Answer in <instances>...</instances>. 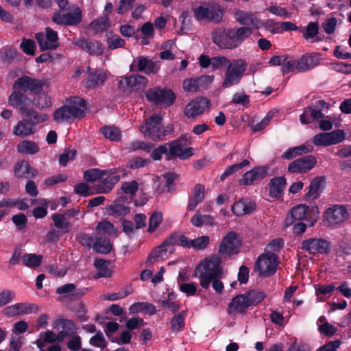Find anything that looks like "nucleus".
<instances>
[{"label":"nucleus","instance_id":"ea45409f","mask_svg":"<svg viewBox=\"0 0 351 351\" xmlns=\"http://www.w3.org/2000/svg\"><path fill=\"white\" fill-rule=\"evenodd\" d=\"M110 21L108 16H101L93 20L90 24L89 27L93 29L95 34L102 33L107 30L110 26Z\"/></svg>","mask_w":351,"mask_h":351},{"label":"nucleus","instance_id":"6ab92c4d","mask_svg":"<svg viewBox=\"0 0 351 351\" xmlns=\"http://www.w3.org/2000/svg\"><path fill=\"white\" fill-rule=\"evenodd\" d=\"M324 220L329 225H336L343 222L349 217L347 209L342 205H335L327 208L324 213Z\"/></svg>","mask_w":351,"mask_h":351},{"label":"nucleus","instance_id":"8fccbe9b","mask_svg":"<svg viewBox=\"0 0 351 351\" xmlns=\"http://www.w3.org/2000/svg\"><path fill=\"white\" fill-rule=\"evenodd\" d=\"M210 243V238L208 236L203 235L195 239H189V247H193L196 250H203L207 247Z\"/></svg>","mask_w":351,"mask_h":351},{"label":"nucleus","instance_id":"aec40b11","mask_svg":"<svg viewBox=\"0 0 351 351\" xmlns=\"http://www.w3.org/2000/svg\"><path fill=\"white\" fill-rule=\"evenodd\" d=\"M176 232H173L169 237L166 238L163 242L157 247L154 248L149 253L147 261L152 262L153 259H156L162 256L164 254L169 252L173 254L175 252L174 245L176 239Z\"/></svg>","mask_w":351,"mask_h":351},{"label":"nucleus","instance_id":"e433bc0d","mask_svg":"<svg viewBox=\"0 0 351 351\" xmlns=\"http://www.w3.org/2000/svg\"><path fill=\"white\" fill-rule=\"evenodd\" d=\"M187 315L186 311H182L175 314L171 320V330L173 334L182 332L185 328V319Z\"/></svg>","mask_w":351,"mask_h":351},{"label":"nucleus","instance_id":"f8f14e48","mask_svg":"<svg viewBox=\"0 0 351 351\" xmlns=\"http://www.w3.org/2000/svg\"><path fill=\"white\" fill-rule=\"evenodd\" d=\"M162 118L160 114L152 115L149 118L146 119L145 123L141 126V132L152 141H162Z\"/></svg>","mask_w":351,"mask_h":351},{"label":"nucleus","instance_id":"f3484780","mask_svg":"<svg viewBox=\"0 0 351 351\" xmlns=\"http://www.w3.org/2000/svg\"><path fill=\"white\" fill-rule=\"evenodd\" d=\"M317 162L315 156L306 155L291 162L288 165L287 170L291 173H305L313 169Z\"/></svg>","mask_w":351,"mask_h":351},{"label":"nucleus","instance_id":"c03bdc74","mask_svg":"<svg viewBox=\"0 0 351 351\" xmlns=\"http://www.w3.org/2000/svg\"><path fill=\"white\" fill-rule=\"evenodd\" d=\"M106 79V74L101 71H97L95 73H90L88 76L86 82V86L88 88H90L96 86L101 85L104 82Z\"/></svg>","mask_w":351,"mask_h":351},{"label":"nucleus","instance_id":"f257e3e1","mask_svg":"<svg viewBox=\"0 0 351 351\" xmlns=\"http://www.w3.org/2000/svg\"><path fill=\"white\" fill-rule=\"evenodd\" d=\"M223 276L220 260L216 257L205 258L196 266L193 276L198 278L200 286L208 289L212 283L213 289L217 293H221L224 286L220 280Z\"/></svg>","mask_w":351,"mask_h":351},{"label":"nucleus","instance_id":"680f3d73","mask_svg":"<svg viewBox=\"0 0 351 351\" xmlns=\"http://www.w3.org/2000/svg\"><path fill=\"white\" fill-rule=\"evenodd\" d=\"M89 343L91 346L104 349L107 346L108 342L103 333L100 330H98L96 332V334L90 339Z\"/></svg>","mask_w":351,"mask_h":351},{"label":"nucleus","instance_id":"b1692460","mask_svg":"<svg viewBox=\"0 0 351 351\" xmlns=\"http://www.w3.org/2000/svg\"><path fill=\"white\" fill-rule=\"evenodd\" d=\"M53 327L56 330H62L59 332L60 340H64L70 335H75L77 332V328L75 322L69 319L60 318L53 321Z\"/></svg>","mask_w":351,"mask_h":351},{"label":"nucleus","instance_id":"f03ea898","mask_svg":"<svg viewBox=\"0 0 351 351\" xmlns=\"http://www.w3.org/2000/svg\"><path fill=\"white\" fill-rule=\"evenodd\" d=\"M250 36L251 32L247 27H217L212 32V40L220 49H234Z\"/></svg>","mask_w":351,"mask_h":351},{"label":"nucleus","instance_id":"412c9836","mask_svg":"<svg viewBox=\"0 0 351 351\" xmlns=\"http://www.w3.org/2000/svg\"><path fill=\"white\" fill-rule=\"evenodd\" d=\"M269 167L267 166H258L245 172L240 180V184L245 186L252 185L254 182L261 180L268 174Z\"/></svg>","mask_w":351,"mask_h":351},{"label":"nucleus","instance_id":"c85d7f7f","mask_svg":"<svg viewBox=\"0 0 351 351\" xmlns=\"http://www.w3.org/2000/svg\"><path fill=\"white\" fill-rule=\"evenodd\" d=\"M326 182L324 176H317L310 182L308 191L305 195L306 199L314 200L317 199L322 193Z\"/></svg>","mask_w":351,"mask_h":351},{"label":"nucleus","instance_id":"9d476101","mask_svg":"<svg viewBox=\"0 0 351 351\" xmlns=\"http://www.w3.org/2000/svg\"><path fill=\"white\" fill-rule=\"evenodd\" d=\"M330 106V104L326 101L318 100L312 105L305 107L303 110V113L300 116L301 123L307 125L313 121L322 119L324 117L322 110L328 109Z\"/></svg>","mask_w":351,"mask_h":351},{"label":"nucleus","instance_id":"6e6d98bb","mask_svg":"<svg viewBox=\"0 0 351 351\" xmlns=\"http://www.w3.org/2000/svg\"><path fill=\"white\" fill-rule=\"evenodd\" d=\"M103 135L112 141H118L121 138V131L114 126H104L101 129Z\"/></svg>","mask_w":351,"mask_h":351},{"label":"nucleus","instance_id":"a19ab883","mask_svg":"<svg viewBox=\"0 0 351 351\" xmlns=\"http://www.w3.org/2000/svg\"><path fill=\"white\" fill-rule=\"evenodd\" d=\"M112 245L110 240L102 237H96V241L93 243V249L95 252L107 254L112 250Z\"/></svg>","mask_w":351,"mask_h":351},{"label":"nucleus","instance_id":"bf43d9fd","mask_svg":"<svg viewBox=\"0 0 351 351\" xmlns=\"http://www.w3.org/2000/svg\"><path fill=\"white\" fill-rule=\"evenodd\" d=\"M20 47L27 55L34 56L35 54L36 43L32 39L23 38L20 44Z\"/></svg>","mask_w":351,"mask_h":351},{"label":"nucleus","instance_id":"e2e57ef3","mask_svg":"<svg viewBox=\"0 0 351 351\" xmlns=\"http://www.w3.org/2000/svg\"><path fill=\"white\" fill-rule=\"evenodd\" d=\"M230 60L226 56H215L212 58V69L213 70L222 69L228 66Z\"/></svg>","mask_w":351,"mask_h":351},{"label":"nucleus","instance_id":"a211bd4d","mask_svg":"<svg viewBox=\"0 0 351 351\" xmlns=\"http://www.w3.org/2000/svg\"><path fill=\"white\" fill-rule=\"evenodd\" d=\"M234 18L240 25H243L241 27L250 29L251 35L254 29H258L263 25L261 20L251 12L237 10L234 13Z\"/></svg>","mask_w":351,"mask_h":351},{"label":"nucleus","instance_id":"423d86ee","mask_svg":"<svg viewBox=\"0 0 351 351\" xmlns=\"http://www.w3.org/2000/svg\"><path fill=\"white\" fill-rule=\"evenodd\" d=\"M278 256L273 252H267L261 254L254 264V271L258 272L260 276L269 277L273 276L278 265Z\"/></svg>","mask_w":351,"mask_h":351},{"label":"nucleus","instance_id":"de8ad7c7","mask_svg":"<svg viewBox=\"0 0 351 351\" xmlns=\"http://www.w3.org/2000/svg\"><path fill=\"white\" fill-rule=\"evenodd\" d=\"M43 261V256L36 254H25L22 256V263L28 267H38Z\"/></svg>","mask_w":351,"mask_h":351},{"label":"nucleus","instance_id":"3c124183","mask_svg":"<svg viewBox=\"0 0 351 351\" xmlns=\"http://www.w3.org/2000/svg\"><path fill=\"white\" fill-rule=\"evenodd\" d=\"M106 170H101L99 169H90L84 172V178L87 182H95L97 180L103 178L104 176L108 175Z\"/></svg>","mask_w":351,"mask_h":351},{"label":"nucleus","instance_id":"7ed1b4c3","mask_svg":"<svg viewBox=\"0 0 351 351\" xmlns=\"http://www.w3.org/2000/svg\"><path fill=\"white\" fill-rule=\"evenodd\" d=\"M86 110V101L80 97H71L65 100L64 106L56 109L53 119L61 123L71 119L84 117Z\"/></svg>","mask_w":351,"mask_h":351},{"label":"nucleus","instance_id":"13d9d810","mask_svg":"<svg viewBox=\"0 0 351 351\" xmlns=\"http://www.w3.org/2000/svg\"><path fill=\"white\" fill-rule=\"evenodd\" d=\"M162 221V214L160 212L154 213L149 219L148 232H154Z\"/></svg>","mask_w":351,"mask_h":351},{"label":"nucleus","instance_id":"338daca9","mask_svg":"<svg viewBox=\"0 0 351 351\" xmlns=\"http://www.w3.org/2000/svg\"><path fill=\"white\" fill-rule=\"evenodd\" d=\"M312 143L316 146L330 145L328 132L319 133L315 134L312 139Z\"/></svg>","mask_w":351,"mask_h":351},{"label":"nucleus","instance_id":"37998d69","mask_svg":"<svg viewBox=\"0 0 351 351\" xmlns=\"http://www.w3.org/2000/svg\"><path fill=\"white\" fill-rule=\"evenodd\" d=\"M39 150L38 145L29 140H24L17 145V151L23 154H35Z\"/></svg>","mask_w":351,"mask_h":351},{"label":"nucleus","instance_id":"473e14b6","mask_svg":"<svg viewBox=\"0 0 351 351\" xmlns=\"http://www.w3.org/2000/svg\"><path fill=\"white\" fill-rule=\"evenodd\" d=\"M287 185V179L285 176H278L271 178L269 182V195L274 198H279L284 194Z\"/></svg>","mask_w":351,"mask_h":351},{"label":"nucleus","instance_id":"0eeeda50","mask_svg":"<svg viewBox=\"0 0 351 351\" xmlns=\"http://www.w3.org/2000/svg\"><path fill=\"white\" fill-rule=\"evenodd\" d=\"M52 21L64 26H75L82 21V10L75 5L69 6L66 11H56L52 16Z\"/></svg>","mask_w":351,"mask_h":351},{"label":"nucleus","instance_id":"393cba45","mask_svg":"<svg viewBox=\"0 0 351 351\" xmlns=\"http://www.w3.org/2000/svg\"><path fill=\"white\" fill-rule=\"evenodd\" d=\"M74 45L91 56H101L104 50L103 45L99 41L91 40L84 37H80L74 43Z\"/></svg>","mask_w":351,"mask_h":351},{"label":"nucleus","instance_id":"f704fd0d","mask_svg":"<svg viewBox=\"0 0 351 351\" xmlns=\"http://www.w3.org/2000/svg\"><path fill=\"white\" fill-rule=\"evenodd\" d=\"M129 311L131 314L144 312L149 315H154L157 313L156 306L147 302H138L132 304L129 308Z\"/></svg>","mask_w":351,"mask_h":351},{"label":"nucleus","instance_id":"58836bf2","mask_svg":"<svg viewBox=\"0 0 351 351\" xmlns=\"http://www.w3.org/2000/svg\"><path fill=\"white\" fill-rule=\"evenodd\" d=\"M125 80L127 86L134 90L145 88L148 82L147 78L141 75H133L127 77Z\"/></svg>","mask_w":351,"mask_h":351},{"label":"nucleus","instance_id":"1a4fd4ad","mask_svg":"<svg viewBox=\"0 0 351 351\" xmlns=\"http://www.w3.org/2000/svg\"><path fill=\"white\" fill-rule=\"evenodd\" d=\"M168 147V155L165 156L167 160H171L176 158L180 160H186L193 155V149L186 147V140L180 137L167 143Z\"/></svg>","mask_w":351,"mask_h":351},{"label":"nucleus","instance_id":"7c9ffc66","mask_svg":"<svg viewBox=\"0 0 351 351\" xmlns=\"http://www.w3.org/2000/svg\"><path fill=\"white\" fill-rule=\"evenodd\" d=\"M14 176L19 178H35L38 174V171L36 169L32 167L27 161L20 160L14 165Z\"/></svg>","mask_w":351,"mask_h":351},{"label":"nucleus","instance_id":"6e6552de","mask_svg":"<svg viewBox=\"0 0 351 351\" xmlns=\"http://www.w3.org/2000/svg\"><path fill=\"white\" fill-rule=\"evenodd\" d=\"M290 215L293 221L306 220L308 226L312 227L317 221L319 212L317 205L298 204L291 208Z\"/></svg>","mask_w":351,"mask_h":351},{"label":"nucleus","instance_id":"a18cd8bd","mask_svg":"<svg viewBox=\"0 0 351 351\" xmlns=\"http://www.w3.org/2000/svg\"><path fill=\"white\" fill-rule=\"evenodd\" d=\"M110 261L101 258H96L94 261V266L98 270L97 276L98 278H109L112 276V271L108 268Z\"/></svg>","mask_w":351,"mask_h":351},{"label":"nucleus","instance_id":"052dcab7","mask_svg":"<svg viewBox=\"0 0 351 351\" xmlns=\"http://www.w3.org/2000/svg\"><path fill=\"white\" fill-rule=\"evenodd\" d=\"M330 145H336L343 141L346 139V132L343 130H335L328 132Z\"/></svg>","mask_w":351,"mask_h":351},{"label":"nucleus","instance_id":"c756f323","mask_svg":"<svg viewBox=\"0 0 351 351\" xmlns=\"http://www.w3.org/2000/svg\"><path fill=\"white\" fill-rule=\"evenodd\" d=\"M136 60L137 62V70L144 72L148 75L156 74L160 69V64L158 61L149 60L145 56H138Z\"/></svg>","mask_w":351,"mask_h":351},{"label":"nucleus","instance_id":"5fc2aeb1","mask_svg":"<svg viewBox=\"0 0 351 351\" xmlns=\"http://www.w3.org/2000/svg\"><path fill=\"white\" fill-rule=\"evenodd\" d=\"M133 292L132 285L124 287L120 291L117 293H112L105 295V299L109 301H116L125 298Z\"/></svg>","mask_w":351,"mask_h":351},{"label":"nucleus","instance_id":"5701e85b","mask_svg":"<svg viewBox=\"0 0 351 351\" xmlns=\"http://www.w3.org/2000/svg\"><path fill=\"white\" fill-rule=\"evenodd\" d=\"M130 202L131 199H129L126 196H120L107 208V213L109 215L125 217L130 212L128 206Z\"/></svg>","mask_w":351,"mask_h":351},{"label":"nucleus","instance_id":"ddd939ff","mask_svg":"<svg viewBox=\"0 0 351 351\" xmlns=\"http://www.w3.org/2000/svg\"><path fill=\"white\" fill-rule=\"evenodd\" d=\"M332 247L331 243L322 238L312 237L304 240L301 243V249L309 254H328Z\"/></svg>","mask_w":351,"mask_h":351},{"label":"nucleus","instance_id":"0e129e2a","mask_svg":"<svg viewBox=\"0 0 351 351\" xmlns=\"http://www.w3.org/2000/svg\"><path fill=\"white\" fill-rule=\"evenodd\" d=\"M75 149H65L64 152L59 156V164L63 167H65L67 165V163L69 160H73L75 159Z\"/></svg>","mask_w":351,"mask_h":351},{"label":"nucleus","instance_id":"09e8293b","mask_svg":"<svg viewBox=\"0 0 351 351\" xmlns=\"http://www.w3.org/2000/svg\"><path fill=\"white\" fill-rule=\"evenodd\" d=\"M3 313L8 317H14L21 314H27L25 303H17L8 306L3 310Z\"/></svg>","mask_w":351,"mask_h":351},{"label":"nucleus","instance_id":"79ce46f5","mask_svg":"<svg viewBox=\"0 0 351 351\" xmlns=\"http://www.w3.org/2000/svg\"><path fill=\"white\" fill-rule=\"evenodd\" d=\"M33 132L34 128L26 121L25 117L23 120L20 121L13 129V134L21 137L28 136Z\"/></svg>","mask_w":351,"mask_h":351},{"label":"nucleus","instance_id":"864d4df0","mask_svg":"<svg viewBox=\"0 0 351 351\" xmlns=\"http://www.w3.org/2000/svg\"><path fill=\"white\" fill-rule=\"evenodd\" d=\"M125 44V40L118 35L113 34L112 32L107 34V45L109 49L114 50L123 47Z\"/></svg>","mask_w":351,"mask_h":351},{"label":"nucleus","instance_id":"774afa93","mask_svg":"<svg viewBox=\"0 0 351 351\" xmlns=\"http://www.w3.org/2000/svg\"><path fill=\"white\" fill-rule=\"evenodd\" d=\"M138 189V183L136 180L125 182L121 185V190L125 194L135 195Z\"/></svg>","mask_w":351,"mask_h":351},{"label":"nucleus","instance_id":"39448f33","mask_svg":"<svg viewBox=\"0 0 351 351\" xmlns=\"http://www.w3.org/2000/svg\"><path fill=\"white\" fill-rule=\"evenodd\" d=\"M247 64L243 59H237L228 64L221 86L227 88L240 83L247 69Z\"/></svg>","mask_w":351,"mask_h":351},{"label":"nucleus","instance_id":"cd10ccee","mask_svg":"<svg viewBox=\"0 0 351 351\" xmlns=\"http://www.w3.org/2000/svg\"><path fill=\"white\" fill-rule=\"evenodd\" d=\"M296 62V70L300 73L306 72L319 64V60L316 53L304 54Z\"/></svg>","mask_w":351,"mask_h":351},{"label":"nucleus","instance_id":"49530a36","mask_svg":"<svg viewBox=\"0 0 351 351\" xmlns=\"http://www.w3.org/2000/svg\"><path fill=\"white\" fill-rule=\"evenodd\" d=\"M247 302L251 306H256L265 298V294L263 291L252 289L246 291L245 293Z\"/></svg>","mask_w":351,"mask_h":351},{"label":"nucleus","instance_id":"4c0bfd02","mask_svg":"<svg viewBox=\"0 0 351 351\" xmlns=\"http://www.w3.org/2000/svg\"><path fill=\"white\" fill-rule=\"evenodd\" d=\"M53 226L61 231L62 234H66L71 230L72 225L66 220L64 215L54 213L51 216Z\"/></svg>","mask_w":351,"mask_h":351},{"label":"nucleus","instance_id":"72a5a7b5","mask_svg":"<svg viewBox=\"0 0 351 351\" xmlns=\"http://www.w3.org/2000/svg\"><path fill=\"white\" fill-rule=\"evenodd\" d=\"M28 99L27 96L22 90H14L9 97L8 102L10 106L19 108L23 113L27 109L26 103Z\"/></svg>","mask_w":351,"mask_h":351},{"label":"nucleus","instance_id":"9b49d317","mask_svg":"<svg viewBox=\"0 0 351 351\" xmlns=\"http://www.w3.org/2000/svg\"><path fill=\"white\" fill-rule=\"evenodd\" d=\"M145 97L148 101L156 104H165L167 106L173 105L176 99L171 89L161 87L149 88L145 93Z\"/></svg>","mask_w":351,"mask_h":351},{"label":"nucleus","instance_id":"a878e982","mask_svg":"<svg viewBox=\"0 0 351 351\" xmlns=\"http://www.w3.org/2000/svg\"><path fill=\"white\" fill-rule=\"evenodd\" d=\"M108 174H109L106 178H104L101 184L97 186V193H109L114 186L119 181L120 176L116 175L117 173H120L121 169L120 168L118 169H111L108 171Z\"/></svg>","mask_w":351,"mask_h":351},{"label":"nucleus","instance_id":"4468645a","mask_svg":"<svg viewBox=\"0 0 351 351\" xmlns=\"http://www.w3.org/2000/svg\"><path fill=\"white\" fill-rule=\"evenodd\" d=\"M44 86L43 80L24 75L14 81L12 88L22 90L23 93L29 92L34 95H39L43 90Z\"/></svg>","mask_w":351,"mask_h":351},{"label":"nucleus","instance_id":"603ef678","mask_svg":"<svg viewBox=\"0 0 351 351\" xmlns=\"http://www.w3.org/2000/svg\"><path fill=\"white\" fill-rule=\"evenodd\" d=\"M250 165V162L248 160H243L242 162L232 165L229 167H228L226 170L223 171V173L220 176V180L224 181L228 176L232 175L235 172L238 171L239 170L241 169L244 167H246Z\"/></svg>","mask_w":351,"mask_h":351},{"label":"nucleus","instance_id":"2f4dec72","mask_svg":"<svg viewBox=\"0 0 351 351\" xmlns=\"http://www.w3.org/2000/svg\"><path fill=\"white\" fill-rule=\"evenodd\" d=\"M56 293L62 295L64 297H68L71 300H80L85 294L82 289H77L73 283H68L56 289Z\"/></svg>","mask_w":351,"mask_h":351},{"label":"nucleus","instance_id":"4d7b16f0","mask_svg":"<svg viewBox=\"0 0 351 351\" xmlns=\"http://www.w3.org/2000/svg\"><path fill=\"white\" fill-rule=\"evenodd\" d=\"M223 15V9L219 5L214 4L209 7V21L219 23L221 21Z\"/></svg>","mask_w":351,"mask_h":351},{"label":"nucleus","instance_id":"c9c22d12","mask_svg":"<svg viewBox=\"0 0 351 351\" xmlns=\"http://www.w3.org/2000/svg\"><path fill=\"white\" fill-rule=\"evenodd\" d=\"M24 114L26 121L34 128V127L43 122L47 121L49 118L47 114L39 113L34 109H27L22 113Z\"/></svg>","mask_w":351,"mask_h":351},{"label":"nucleus","instance_id":"bb28decb","mask_svg":"<svg viewBox=\"0 0 351 351\" xmlns=\"http://www.w3.org/2000/svg\"><path fill=\"white\" fill-rule=\"evenodd\" d=\"M250 304L247 302L245 295L238 294L234 296L228 306V313L230 315L245 314L247 311Z\"/></svg>","mask_w":351,"mask_h":351},{"label":"nucleus","instance_id":"20e7f679","mask_svg":"<svg viewBox=\"0 0 351 351\" xmlns=\"http://www.w3.org/2000/svg\"><path fill=\"white\" fill-rule=\"evenodd\" d=\"M241 246L238 234L230 231L222 239L219 245L218 254L213 255L211 257H216L220 260V265L223 261H228L232 256L237 255L239 252Z\"/></svg>","mask_w":351,"mask_h":351},{"label":"nucleus","instance_id":"2eb2a0df","mask_svg":"<svg viewBox=\"0 0 351 351\" xmlns=\"http://www.w3.org/2000/svg\"><path fill=\"white\" fill-rule=\"evenodd\" d=\"M41 51L55 50L59 46L58 32L49 27L45 28V34L38 32L34 36Z\"/></svg>","mask_w":351,"mask_h":351},{"label":"nucleus","instance_id":"69168bd1","mask_svg":"<svg viewBox=\"0 0 351 351\" xmlns=\"http://www.w3.org/2000/svg\"><path fill=\"white\" fill-rule=\"evenodd\" d=\"M149 162V160L147 159H144L140 156L134 157L130 159L126 167L131 169H137L141 167H145Z\"/></svg>","mask_w":351,"mask_h":351},{"label":"nucleus","instance_id":"4be33fe9","mask_svg":"<svg viewBox=\"0 0 351 351\" xmlns=\"http://www.w3.org/2000/svg\"><path fill=\"white\" fill-rule=\"evenodd\" d=\"M300 32L302 34L304 40L311 43L323 41L325 36L319 32V23L317 21L309 22L306 27L300 26Z\"/></svg>","mask_w":351,"mask_h":351},{"label":"nucleus","instance_id":"dca6fc26","mask_svg":"<svg viewBox=\"0 0 351 351\" xmlns=\"http://www.w3.org/2000/svg\"><path fill=\"white\" fill-rule=\"evenodd\" d=\"M211 104L208 99L205 97H197L188 103L184 110V115L189 118H195L209 110Z\"/></svg>","mask_w":351,"mask_h":351}]
</instances>
